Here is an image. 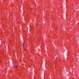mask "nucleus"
<instances>
[{"label": "nucleus", "instance_id": "obj_5", "mask_svg": "<svg viewBox=\"0 0 79 79\" xmlns=\"http://www.w3.org/2000/svg\"><path fill=\"white\" fill-rule=\"evenodd\" d=\"M30 10H31V8H30Z\"/></svg>", "mask_w": 79, "mask_h": 79}, {"label": "nucleus", "instance_id": "obj_3", "mask_svg": "<svg viewBox=\"0 0 79 79\" xmlns=\"http://www.w3.org/2000/svg\"><path fill=\"white\" fill-rule=\"evenodd\" d=\"M23 44H25V42H24V43H23Z\"/></svg>", "mask_w": 79, "mask_h": 79}, {"label": "nucleus", "instance_id": "obj_4", "mask_svg": "<svg viewBox=\"0 0 79 79\" xmlns=\"http://www.w3.org/2000/svg\"><path fill=\"white\" fill-rule=\"evenodd\" d=\"M23 45H24V44H23Z\"/></svg>", "mask_w": 79, "mask_h": 79}, {"label": "nucleus", "instance_id": "obj_2", "mask_svg": "<svg viewBox=\"0 0 79 79\" xmlns=\"http://www.w3.org/2000/svg\"><path fill=\"white\" fill-rule=\"evenodd\" d=\"M24 50H25V51L26 50V49H24Z\"/></svg>", "mask_w": 79, "mask_h": 79}, {"label": "nucleus", "instance_id": "obj_1", "mask_svg": "<svg viewBox=\"0 0 79 79\" xmlns=\"http://www.w3.org/2000/svg\"><path fill=\"white\" fill-rule=\"evenodd\" d=\"M17 68V66H15V68Z\"/></svg>", "mask_w": 79, "mask_h": 79}]
</instances>
